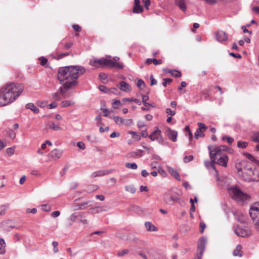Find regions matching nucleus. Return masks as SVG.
Listing matches in <instances>:
<instances>
[{
  "label": "nucleus",
  "mask_w": 259,
  "mask_h": 259,
  "mask_svg": "<svg viewBox=\"0 0 259 259\" xmlns=\"http://www.w3.org/2000/svg\"><path fill=\"white\" fill-rule=\"evenodd\" d=\"M85 72V68L81 66L60 67L57 73V79L61 86L59 88L58 92L52 94L53 99L60 100L61 96L65 97L68 91L73 89L78 84L77 79Z\"/></svg>",
  "instance_id": "1"
},
{
  "label": "nucleus",
  "mask_w": 259,
  "mask_h": 259,
  "mask_svg": "<svg viewBox=\"0 0 259 259\" xmlns=\"http://www.w3.org/2000/svg\"><path fill=\"white\" fill-rule=\"evenodd\" d=\"M24 90L23 85L12 83L6 84L0 90V106H5L13 103Z\"/></svg>",
  "instance_id": "2"
},
{
  "label": "nucleus",
  "mask_w": 259,
  "mask_h": 259,
  "mask_svg": "<svg viewBox=\"0 0 259 259\" xmlns=\"http://www.w3.org/2000/svg\"><path fill=\"white\" fill-rule=\"evenodd\" d=\"M242 177L246 181H259V173L255 168L249 167V165L243 167Z\"/></svg>",
  "instance_id": "3"
},
{
  "label": "nucleus",
  "mask_w": 259,
  "mask_h": 259,
  "mask_svg": "<svg viewBox=\"0 0 259 259\" xmlns=\"http://www.w3.org/2000/svg\"><path fill=\"white\" fill-rule=\"evenodd\" d=\"M249 214L255 229L259 231V202H255L251 206Z\"/></svg>",
  "instance_id": "4"
},
{
  "label": "nucleus",
  "mask_w": 259,
  "mask_h": 259,
  "mask_svg": "<svg viewBox=\"0 0 259 259\" xmlns=\"http://www.w3.org/2000/svg\"><path fill=\"white\" fill-rule=\"evenodd\" d=\"M228 192L231 198L236 201H244L248 198V196L237 187L229 188Z\"/></svg>",
  "instance_id": "5"
},
{
  "label": "nucleus",
  "mask_w": 259,
  "mask_h": 259,
  "mask_svg": "<svg viewBox=\"0 0 259 259\" xmlns=\"http://www.w3.org/2000/svg\"><path fill=\"white\" fill-rule=\"evenodd\" d=\"M208 148L210 159L211 161L215 162V159L218 156L220 157L223 155L222 152L226 150L227 147L223 145L219 146H209Z\"/></svg>",
  "instance_id": "6"
},
{
  "label": "nucleus",
  "mask_w": 259,
  "mask_h": 259,
  "mask_svg": "<svg viewBox=\"0 0 259 259\" xmlns=\"http://www.w3.org/2000/svg\"><path fill=\"white\" fill-rule=\"evenodd\" d=\"M70 220L73 222L81 223L84 225H87L88 223V220L84 219V213L81 212H75L70 217Z\"/></svg>",
  "instance_id": "7"
},
{
  "label": "nucleus",
  "mask_w": 259,
  "mask_h": 259,
  "mask_svg": "<svg viewBox=\"0 0 259 259\" xmlns=\"http://www.w3.org/2000/svg\"><path fill=\"white\" fill-rule=\"evenodd\" d=\"M110 60L105 58H102L99 59H94L90 61V64L92 66L97 67H108Z\"/></svg>",
  "instance_id": "8"
},
{
  "label": "nucleus",
  "mask_w": 259,
  "mask_h": 259,
  "mask_svg": "<svg viewBox=\"0 0 259 259\" xmlns=\"http://www.w3.org/2000/svg\"><path fill=\"white\" fill-rule=\"evenodd\" d=\"M234 230L236 235L240 237H247L250 234V232L246 227L242 228L239 227L238 226H234Z\"/></svg>",
  "instance_id": "9"
},
{
  "label": "nucleus",
  "mask_w": 259,
  "mask_h": 259,
  "mask_svg": "<svg viewBox=\"0 0 259 259\" xmlns=\"http://www.w3.org/2000/svg\"><path fill=\"white\" fill-rule=\"evenodd\" d=\"M198 125L199 127L196 130L194 135V137L196 139L204 137V134L203 133V130H205L207 128V126L203 123L198 122Z\"/></svg>",
  "instance_id": "10"
},
{
  "label": "nucleus",
  "mask_w": 259,
  "mask_h": 259,
  "mask_svg": "<svg viewBox=\"0 0 259 259\" xmlns=\"http://www.w3.org/2000/svg\"><path fill=\"white\" fill-rule=\"evenodd\" d=\"M113 171V169L100 170L93 172L91 175V177L93 178L102 177L104 176L108 175L112 173Z\"/></svg>",
  "instance_id": "11"
},
{
  "label": "nucleus",
  "mask_w": 259,
  "mask_h": 259,
  "mask_svg": "<svg viewBox=\"0 0 259 259\" xmlns=\"http://www.w3.org/2000/svg\"><path fill=\"white\" fill-rule=\"evenodd\" d=\"M166 134L169 140H171L173 142L177 141L178 133L176 131L168 127L166 130Z\"/></svg>",
  "instance_id": "12"
},
{
  "label": "nucleus",
  "mask_w": 259,
  "mask_h": 259,
  "mask_svg": "<svg viewBox=\"0 0 259 259\" xmlns=\"http://www.w3.org/2000/svg\"><path fill=\"white\" fill-rule=\"evenodd\" d=\"M206 243L207 238L205 237H202L199 239L197 246L198 252L204 251Z\"/></svg>",
  "instance_id": "13"
},
{
  "label": "nucleus",
  "mask_w": 259,
  "mask_h": 259,
  "mask_svg": "<svg viewBox=\"0 0 259 259\" xmlns=\"http://www.w3.org/2000/svg\"><path fill=\"white\" fill-rule=\"evenodd\" d=\"M215 37L218 41L223 42L227 40L228 35L224 31H219L215 33Z\"/></svg>",
  "instance_id": "14"
},
{
  "label": "nucleus",
  "mask_w": 259,
  "mask_h": 259,
  "mask_svg": "<svg viewBox=\"0 0 259 259\" xmlns=\"http://www.w3.org/2000/svg\"><path fill=\"white\" fill-rule=\"evenodd\" d=\"M228 161V156L226 155H223L220 156L217 161L215 160V163L226 167L227 166Z\"/></svg>",
  "instance_id": "15"
},
{
  "label": "nucleus",
  "mask_w": 259,
  "mask_h": 259,
  "mask_svg": "<svg viewBox=\"0 0 259 259\" xmlns=\"http://www.w3.org/2000/svg\"><path fill=\"white\" fill-rule=\"evenodd\" d=\"M233 214L235 216L236 220L240 223H244L246 221L245 217L243 214V213L240 211H235L233 212Z\"/></svg>",
  "instance_id": "16"
},
{
  "label": "nucleus",
  "mask_w": 259,
  "mask_h": 259,
  "mask_svg": "<svg viewBox=\"0 0 259 259\" xmlns=\"http://www.w3.org/2000/svg\"><path fill=\"white\" fill-rule=\"evenodd\" d=\"M143 11V8L140 5V0L134 1V6L133 7V12L134 13L139 14Z\"/></svg>",
  "instance_id": "17"
},
{
  "label": "nucleus",
  "mask_w": 259,
  "mask_h": 259,
  "mask_svg": "<svg viewBox=\"0 0 259 259\" xmlns=\"http://www.w3.org/2000/svg\"><path fill=\"white\" fill-rule=\"evenodd\" d=\"M62 152L61 150L55 149L53 150L49 154V156L54 159H59L62 155Z\"/></svg>",
  "instance_id": "18"
},
{
  "label": "nucleus",
  "mask_w": 259,
  "mask_h": 259,
  "mask_svg": "<svg viewBox=\"0 0 259 259\" xmlns=\"http://www.w3.org/2000/svg\"><path fill=\"white\" fill-rule=\"evenodd\" d=\"M159 137H161V131L158 127H156V130L149 136V138L153 141L158 139Z\"/></svg>",
  "instance_id": "19"
},
{
  "label": "nucleus",
  "mask_w": 259,
  "mask_h": 259,
  "mask_svg": "<svg viewBox=\"0 0 259 259\" xmlns=\"http://www.w3.org/2000/svg\"><path fill=\"white\" fill-rule=\"evenodd\" d=\"M109 63L108 64V67L110 68H116L119 69H121L123 68V65L120 62H115L111 60H110Z\"/></svg>",
  "instance_id": "20"
},
{
  "label": "nucleus",
  "mask_w": 259,
  "mask_h": 259,
  "mask_svg": "<svg viewBox=\"0 0 259 259\" xmlns=\"http://www.w3.org/2000/svg\"><path fill=\"white\" fill-rule=\"evenodd\" d=\"M167 170L169 172V173L177 180L179 181L181 180V178L180 177L179 174L173 168L170 166H167Z\"/></svg>",
  "instance_id": "21"
},
{
  "label": "nucleus",
  "mask_w": 259,
  "mask_h": 259,
  "mask_svg": "<svg viewBox=\"0 0 259 259\" xmlns=\"http://www.w3.org/2000/svg\"><path fill=\"white\" fill-rule=\"evenodd\" d=\"M175 3L182 11L183 12L186 11L187 7L185 4V0H175Z\"/></svg>",
  "instance_id": "22"
},
{
  "label": "nucleus",
  "mask_w": 259,
  "mask_h": 259,
  "mask_svg": "<svg viewBox=\"0 0 259 259\" xmlns=\"http://www.w3.org/2000/svg\"><path fill=\"white\" fill-rule=\"evenodd\" d=\"M119 89L124 92H128L130 91L129 84L124 81H121L119 83Z\"/></svg>",
  "instance_id": "23"
},
{
  "label": "nucleus",
  "mask_w": 259,
  "mask_h": 259,
  "mask_svg": "<svg viewBox=\"0 0 259 259\" xmlns=\"http://www.w3.org/2000/svg\"><path fill=\"white\" fill-rule=\"evenodd\" d=\"M145 226L148 231H156L157 230V228L149 222H145Z\"/></svg>",
  "instance_id": "24"
},
{
  "label": "nucleus",
  "mask_w": 259,
  "mask_h": 259,
  "mask_svg": "<svg viewBox=\"0 0 259 259\" xmlns=\"http://www.w3.org/2000/svg\"><path fill=\"white\" fill-rule=\"evenodd\" d=\"M93 205V202L92 201H88L83 202L78 205V207L77 209H84L88 207L91 206Z\"/></svg>",
  "instance_id": "25"
},
{
  "label": "nucleus",
  "mask_w": 259,
  "mask_h": 259,
  "mask_svg": "<svg viewBox=\"0 0 259 259\" xmlns=\"http://www.w3.org/2000/svg\"><path fill=\"white\" fill-rule=\"evenodd\" d=\"M26 108L27 109H30L34 113H38L39 112V109L35 106V105L32 103H29L26 105Z\"/></svg>",
  "instance_id": "26"
},
{
  "label": "nucleus",
  "mask_w": 259,
  "mask_h": 259,
  "mask_svg": "<svg viewBox=\"0 0 259 259\" xmlns=\"http://www.w3.org/2000/svg\"><path fill=\"white\" fill-rule=\"evenodd\" d=\"M152 63H153L155 65H158L161 64L162 63V61L161 59L157 60L155 58H148L146 61V63L147 64H150Z\"/></svg>",
  "instance_id": "27"
},
{
  "label": "nucleus",
  "mask_w": 259,
  "mask_h": 259,
  "mask_svg": "<svg viewBox=\"0 0 259 259\" xmlns=\"http://www.w3.org/2000/svg\"><path fill=\"white\" fill-rule=\"evenodd\" d=\"M69 54V53H60V54H56V55L52 54L51 56L57 60H60L62 59L63 58L68 56Z\"/></svg>",
  "instance_id": "28"
},
{
  "label": "nucleus",
  "mask_w": 259,
  "mask_h": 259,
  "mask_svg": "<svg viewBox=\"0 0 259 259\" xmlns=\"http://www.w3.org/2000/svg\"><path fill=\"white\" fill-rule=\"evenodd\" d=\"M142 102L145 106H151L154 107V104H150L147 103L146 101L149 99V97L147 95H143L142 96Z\"/></svg>",
  "instance_id": "29"
},
{
  "label": "nucleus",
  "mask_w": 259,
  "mask_h": 259,
  "mask_svg": "<svg viewBox=\"0 0 259 259\" xmlns=\"http://www.w3.org/2000/svg\"><path fill=\"white\" fill-rule=\"evenodd\" d=\"M248 164H249V163L247 162L246 161H242L241 162V164L242 167H239L238 166H237V171L239 175L242 176V173L243 172V167H244V165L245 166H247Z\"/></svg>",
  "instance_id": "30"
},
{
  "label": "nucleus",
  "mask_w": 259,
  "mask_h": 259,
  "mask_svg": "<svg viewBox=\"0 0 259 259\" xmlns=\"http://www.w3.org/2000/svg\"><path fill=\"white\" fill-rule=\"evenodd\" d=\"M242 247L238 245L236 246L235 249L233 251V255L234 256H240L242 255Z\"/></svg>",
  "instance_id": "31"
},
{
  "label": "nucleus",
  "mask_w": 259,
  "mask_h": 259,
  "mask_svg": "<svg viewBox=\"0 0 259 259\" xmlns=\"http://www.w3.org/2000/svg\"><path fill=\"white\" fill-rule=\"evenodd\" d=\"M126 101L131 102H134L138 104V105L141 104V102L140 101V100L139 99H135V98H123L122 99V102H126Z\"/></svg>",
  "instance_id": "32"
},
{
  "label": "nucleus",
  "mask_w": 259,
  "mask_h": 259,
  "mask_svg": "<svg viewBox=\"0 0 259 259\" xmlns=\"http://www.w3.org/2000/svg\"><path fill=\"white\" fill-rule=\"evenodd\" d=\"M251 139L254 142L259 143V131L253 133L251 136Z\"/></svg>",
  "instance_id": "33"
},
{
  "label": "nucleus",
  "mask_w": 259,
  "mask_h": 259,
  "mask_svg": "<svg viewBox=\"0 0 259 259\" xmlns=\"http://www.w3.org/2000/svg\"><path fill=\"white\" fill-rule=\"evenodd\" d=\"M125 189L127 192H130L131 194H134L136 189L133 185H127L125 187Z\"/></svg>",
  "instance_id": "34"
},
{
  "label": "nucleus",
  "mask_w": 259,
  "mask_h": 259,
  "mask_svg": "<svg viewBox=\"0 0 259 259\" xmlns=\"http://www.w3.org/2000/svg\"><path fill=\"white\" fill-rule=\"evenodd\" d=\"M114 121L117 124L121 125L123 124L124 119L122 118L120 116H116L112 117Z\"/></svg>",
  "instance_id": "35"
},
{
  "label": "nucleus",
  "mask_w": 259,
  "mask_h": 259,
  "mask_svg": "<svg viewBox=\"0 0 259 259\" xmlns=\"http://www.w3.org/2000/svg\"><path fill=\"white\" fill-rule=\"evenodd\" d=\"M215 163V161L213 162L211 160V161H204V165L207 168H208L209 167H211L213 169H214L216 171L215 167H214Z\"/></svg>",
  "instance_id": "36"
},
{
  "label": "nucleus",
  "mask_w": 259,
  "mask_h": 259,
  "mask_svg": "<svg viewBox=\"0 0 259 259\" xmlns=\"http://www.w3.org/2000/svg\"><path fill=\"white\" fill-rule=\"evenodd\" d=\"M248 145V142L245 141H239L237 142V147L240 148L244 149Z\"/></svg>",
  "instance_id": "37"
},
{
  "label": "nucleus",
  "mask_w": 259,
  "mask_h": 259,
  "mask_svg": "<svg viewBox=\"0 0 259 259\" xmlns=\"http://www.w3.org/2000/svg\"><path fill=\"white\" fill-rule=\"evenodd\" d=\"M128 134L133 135L134 139L137 141H139L141 139V136L136 132L130 131L128 132Z\"/></svg>",
  "instance_id": "38"
},
{
  "label": "nucleus",
  "mask_w": 259,
  "mask_h": 259,
  "mask_svg": "<svg viewBox=\"0 0 259 259\" xmlns=\"http://www.w3.org/2000/svg\"><path fill=\"white\" fill-rule=\"evenodd\" d=\"M50 128H51L54 131H58L61 130V127L59 125H56L54 122L50 123L49 125Z\"/></svg>",
  "instance_id": "39"
},
{
  "label": "nucleus",
  "mask_w": 259,
  "mask_h": 259,
  "mask_svg": "<svg viewBox=\"0 0 259 259\" xmlns=\"http://www.w3.org/2000/svg\"><path fill=\"white\" fill-rule=\"evenodd\" d=\"M125 166L126 168L132 169H136L137 168V165L136 163H126Z\"/></svg>",
  "instance_id": "40"
},
{
  "label": "nucleus",
  "mask_w": 259,
  "mask_h": 259,
  "mask_svg": "<svg viewBox=\"0 0 259 259\" xmlns=\"http://www.w3.org/2000/svg\"><path fill=\"white\" fill-rule=\"evenodd\" d=\"M7 134L8 135L9 137L12 139H14L16 137L15 132L11 129H9L7 131Z\"/></svg>",
  "instance_id": "41"
},
{
  "label": "nucleus",
  "mask_w": 259,
  "mask_h": 259,
  "mask_svg": "<svg viewBox=\"0 0 259 259\" xmlns=\"http://www.w3.org/2000/svg\"><path fill=\"white\" fill-rule=\"evenodd\" d=\"M122 103L119 100H114L113 105L112 107L114 109H117L118 108V107L121 106Z\"/></svg>",
  "instance_id": "42"
},
{
  "label": "nucleus",
  "mask_w": 259,
  "mask_h": 259,
  "mask_svg": "<svg viewBox=\"0 0 259 259\" xmlns=\"http://www.w3.org/2000/svg\"><path fill=\"white\" fill-rule=\"evenodd\" d=\"M169 73H170L172 76L176 77H179L181 76V73L179 71L176 70H170L169 71Z\"/></svg>",
  "instance_id": "43"
},
{
  "label": "nucleus",
  "mask_w": 259,
  "mask_h": 259,
  "mask_svg": "<svg viewBox=\"0 0 259 259\" xmlns=\"http://www.w3.org/2000/svg\"><path fill=\"white\" fill-rule=\"evenodd\" d=\"M222 140H226L227 143L230 145H231L232 143V142L234 141V139L233 138L227 136H223L222 137Z\"/></svg>",
  "instance_id": "44"
},
{
  "label": "nucleus",
  "mask_w": 259,
  "mask_h": 259,
  "mask_svg": "<svg viewBox=\"0 0 259 259\" xmlns=\"http://www.w3.org/2000/svg\"><path fill=\"white\" fill-rule=\"evenodd\" d=\"M145 82L142 79H138L137 82V87L142 89L145 87Z\"/></svg>",
  "instance_id": "45"
},
{
  "label": "nucleus",
  "mask_w": 259,
  "mask_h": 259,
  "mask_svg": "<svg viewBox=\"0 0 259 259\" xmlns=\"http://www.w3.org/2000/svg\"><path fill=\"white\" fill-rule=\"evenodd\" d=\"M39 60L40 61V64L42 66H45L48 63V59L44 57H40L38 58Z\"/></svg>",
  "instance_id": "46"
},
{
  "label": "nucleus",
  "mask_w": 259,
  "mask_h": 259,
  "mask_svg": "<svg viewBox=\"0 0 259 259\" xmlns=\"http://www.w3.org/2000/svg\"><path fill=\"white\" fill-rule=\"evenodd\" d=\"M129 252V250L127 249H124L121 251H119L117 253V255L119 256H122L125 254H128Z\"/></svg>",
  "instance_id": "47"
},
{
  "label": "nucleus",
  "mask_w": 259,
  "mask_h": 259,
  "mask_svg": "<svg viewBox=\"0 0 259 259\" xmlns=\"http://www.w3.org/2000/svg\"><path fill=\"white\" fill-rule=\"evenodd\" d=\"M72 104H73V103H72L70 101H67V100L63 101L61 103V105L63 107H66L71 106Z\"/></svg>",
  "instance_id": "48"
},
{
  "label": "nucleus",
  "mask_w": 259,
  "mask_h": 259,
  "mask_svg": "<svg viewBox=\"0 0 259 259\" xmlns=\"http://www.w3.org/2000/svg\"><path fill=\"white\" fill-rule=\"evenodd\" d=\"M193 155L186 156L184 157L183 160L184 162L187 163L192 161L193 159Z\"/></svg>",
  "instance_id": "49"
},
{
  "label": "nucleus",
  "mask_w": 259,
  "mask_h": 259,
  "mask_svg": "<svg viewBox=\"0 0 259 259\" xmlns=\"http://www.w3.org/2000/svg\"><path fill=\"white\" fill-rule=\"evenodd\" d=\"M158 172L163 177H166L167 176V174H166V171L160 167H158Z\"/></svg>",
  "instance_id": "50"
},
{
  "label": "nucleus",
  "mask_w": 259,
  "mask_h": 259,
  "mask_svg": "<svg viewBox=\"0 0 259 259\" xmlns=\"http://www.w3.org/2000/svg\"><path fill=\"white\" fill-rule=\"evenodd\" d=\"M58 243L56 241H53L52 242V246H53V250L55 253H57L58 252L59 250L57 247Z\"/></svg>",
  "instance_id": "51"
},
{
  "label": "nucleus",
  "mask_w": 259,
  "mask_h": 259,
  "mask_svg": "<svg viewBox=\"0 0 259 259\" xmlns=\"http://www.w3.org/2000/svg\"><path fill=\"white\" fill-rule=\"evenodd\" d=\"M134 155L138 157H140L143 156L144 151L142 150H139L137 152L134 153Z\"/></svg>",
  "instance_id": "52"
},
{
  "label": "nucleus",
  "mask_w": 259,
  "mask_h": 259,
  "mask_svg": "<svg viewBox=\"0 0 259 259\" xmlns=\"http://www.w3.org/2000/svg\"><path fill=\"white\" fill-rule=\"evenodd\" d=\"M163 80L162 85L164 87H165L168 83H170L172 81L170 78H164Z\"/></svg>",
  "instance_id": "53"
},
{
  "label": "nucleus",
  "mask_w": 259,
  "mask_h": 259,
  "mask_svg": "<svg viewBox=\"0 0 259 259\" xmlns=\"http://www.w3.org/2000/svg\"><path fill=\"white\" fill-rule=\"evenodd\" d=\"M176 109L175 110H172L171 109H170V108H167L166 109V113L168 114V115H170L171 116H174L176 114Z\"/></svg>",
  "instance_id": "54"
},
{
  "label": "nucleus",
  "mask_w": 259,
  "mask_h": 259,
  "mask_svg": "<svg viewBox=\"0 0 259 259\" xmlns=\"http://www.w3.org/2000/svg\"><path fill=\"white\" fill-rule=\"evenodd\" d=\"M209 5H214L218 3L221 0H203Z\"/></svg>",
  "instance_id": "55"
},
{
  "label": "nucleus",
  "mask_w": 259,
  "mask_h": 259,
  "mask_svg": "<svg viewBox=\"0 0 259 259\" xmlns=\"http://www.w3.org/2000/svg\"><path fill=\"white\" fill-rule=\"evenodd\" d=\"M133 124V120L131 119H124L123 124L131 125Z\"/></svg>",
  "instance_id": "56"
},
{
  "label": "nucleus",
  "mask_w": 259,
  "mask_h": 259,
  "mask_svg": "<svg viewBox=\"0 0 259 259\" xmlns=\"http://www.w3.org/2000/svg\"><path fill=\"white\" fill-rule=\"evenodd\" d=\"M200 227V232L202 233L204 232V230L206 227V225L204 222H200L199 224Z\"/></svg>",
  "instance_id": "57"
},
{
  "label": "nucleus",
  "mask_w": 259,
  "mask_h": 259,
  "mask_svg": "<svg viewBox=\"0 0 259 259\" xmlns=\"http://www.w3.org/2000/svg\"><path fill=\"white\" fill-rule=\"evenodd\" d=\"M14 148H9L7 149V154L11 156L14 153Z\"/></svg>",
  "instance_id": "58"
},
{
  "label": "nucleus",
  "mask_w": 259,
  "mask_h": 259,
  "mask_svg": "<svg viewBox=\"0 0 259 259\" xmlns=\"http://www.w3.org/2000/svg\"><path fill=\"white\" fill-rule=\"evenodd\" d=\"M41 207L42 209L45 211H49L51 210V207L47 204H43Z\"/></svg>",
  "instance_id": "59"
},
{
  "label": "nucleus",
  "mask_w": 259,
  "mask_h": 259,
  "mask_svg": "<svg viewBox=\"0 0 259 259\" xmlns=\"http://www.w3.org/2000/svg\"><path fill=\"white\" fill-rule=\"evenodd\" d=\"M203 252H204L203 251L198 252L197 251L195 259H201L203 256Z\"/></svg>",
  "instance_id": "60"
},
{
  "label": "nucleus",
  "mask_w": 259,
  "mask_h": 259,
  "mask_svg": "<svg viewBox=\"0 0 259 259\" xmlns=\"http://www.w3.org/2000/svg\"><path fill=\"white\" fill-rule=\"evenodd\" d=\"M77 146L81 149H85V145L82 142H79L77 143Z\"/></svg>",
  "instance_id": "61"
},
{
  "label": "nucleus",
  "mask_w": 259,
  "mask_h": 259,
  "mask_svg": "<svg viewBox=\"0 0 259 259\" xmlns=\"http://www.w3.org/2000/svg\"><path fill=\"white\" fill-rule=\"evenodd\" d=\"M245 155H246V157L250 160H251L252 161H254V160H255L254 157L250 154H249L248 153H245Z\"/></svg>",
  "instance_id": "62"
},
{
  "label": "nucleus",
  "mask_w": 259,
  "mask_h": 259,
  "mask_svg": "<svg viewBox=\"0 0 259 259\" xmlns=\"http://www.w3.org/2000/svg\"><path fill=\"white\" fill-rule=\"evenodd\" d=\"M190 203L191 204L190 211L191 212H194L195 211V207L194 204V202H193V199L191 198L190 200Z\"/></svg>",
  "instance_id": "63"
},
{
  "label": "nucleus",
  "mask_w": 259,
  "mask_h": 259,
  "mask_svg": "<svg viewBox=\"0 0 259 259\" xmlns=\"http://www.w3.org/2000/svg\"><path fill=\"white\" fill-rule=\"evenodd\" d=\"M99 77L101 80H105L107 78V75L104 73H101L99 74Z\"/></svg>",
  "instance_id": "64"
}]
</instances>
